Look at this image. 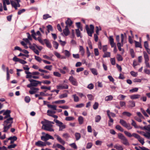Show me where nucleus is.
I'll return each instance as SVG.
<instances>
[{
    "mask_svg": "<svg viewBox=\"0 0 150 150\" xmlns=\"http://www.w3.org/2000/svg\"><path fill=\"white\" fill-rule=\"evenodd\" d=\"M120 123L122 125L126 128L128 129H132V127L130 124L127 123L126 121L123 120H120Z\"/></svg>",
    "mask_w": 150,
    "mask_h": 150,
    "instance_id": "9",
    "label": "nucleus"
},
{
    "mask_svg": "<svg viewBox=\"0 0 150 150\" xmlns=\"http://www.w3.org/2000/svg\"><path fill=\"white\" fill-rule=\"evenodd\" d=\"M76 139V140H78L80 139L81 138V134L79 133H76L75 134Z\"/></svg>",
    "mask_w": 150,
    "mask_h": 150,
    "instance_id": "30",
    "label": "nucleus"
},
{
    "mask_svg": "<svg viewBox=\"0 0 150 150\" xmlns=\"http://www.w3.org/2000/svg\"><path fill=\"white\" fill-rule=\"evenodd\" d=\"M92 73L95 75H97L98 74L97 70L95 69H91Z\"/></svg>",
    "mask_w": 150,
    "mask_h": 150,
    "instance_id": "36",
    "label": "nucleus"
},
{
    "mask_svg": "<svg viewBox=\"0 0 150 150\" xmlns=\"http://www.w3.org/2000/svg\"><path fill=\"white\" fill-rule=\"evenodd\" d=\"M16 146H17L16 144H11L8 146V148L9 149L14 148Z\"/></svg>",
    "mask_w": 150,
    "mask_h": 150,
    "instance_id": "59",
    "label": "nucleus"
},
{
    "mask_svg": "<svg viewBox=\"0 0 150 150\" xmlns=\"http://www.w3.org/2000/svg\"><path fill=\"white\" fill-rule=\"evenodd\" d=\"M54 75L57 77H60L61 76V74L59 72L57 71H54L53 72Z\"/></svg>",
    "mask_w": 150,
    "mask_h": 150,
    "instance_id": "47",
    "label": "nucleus"
},
{
    "mask_svg": "<svg viewBox=\"0 0 150 150\" xmlns=\"http://www.w3.org/2000/svg\"><path fill=\"white\" fill-rule=\"evenodd\" d=\"M63 33L66 36H67L69 34V31L67 25L66 26L65 29L63 30Z\"/></svg>",
    "mask_w": 150,
    "mask_h": 150,
    "instance_id": "18",
    "label": "nucleus"
},
{
    "mask_svg": "<svg viewBox=\"0 0 150 150\" xmlns=\"http://www.w3.org/2000/svg\"><path fill=\"white\" fill-rule=\"evenodd\" d=\"M95 54L96 56H98L99 54V52L98 49L95 48L94 50Z\"/></svg>",
    "mask_w": 150,
    "mask_h": 150,
    "instance_id": "64",
    "label": "nucleus"
},
{
    "mask_svg": "<svg viewBox=\"0 0 150 150\" xmlns=\"http://www.w3.org/2000/svg\"><path fill=\"white\" fill-rule=\"evenodd\" d=\"M109 112H110V111L109 110H107V114L110 119L108 122H111L113 124V120L112 118H111V116L109 114Z\"/></svg>",
    "mask_w": 150,
    "mask_h": 150,
    "instance_id": "22",
    "label": "nucleus"
},
{
    "mask_svg": "<svg viewBox=\"0 0 150 150\" xmlns=\"http://www.w3.org/2000/svg\"><path fill=\"white\" fill-rule=\"evenodd\" d=\"M143 54L145 61H149V56L144 51L143 52Z\"/></svg>",
    "mask_w": 150,
    "mask_h": 150,
    "instance_id": "23",
    "label": "nucleus"
},
{
    "mask_svg": "<svg viewBox=\"0 0 150 150\" xmlns=\"http://www.w3.org/2000/svg\"><path fill=\"white\" fill-rule=\"evenodd\" d=\"M56 146L59 148L60 149H61L62 150H65V147L59 144H56Z\"/></svg>",
    "mask_w": 150,
    "mask_h": 150,
    "instance_id": "39",
    "label": "nucleus"
},
{
    "mask_svg": "<svg viewBox=\"0 0 150 150\" xmlns=\"http://www.w3.org/2000/svg\"><path fill=\"white\" fill-rule=\"evenodd\" d=\"M114 148L118 150H123V148L122 146L118 144H116L114 146Z\"/></svg>",
    "mask_w": 150,
    "mask_h": 150,
    "instance_id": "17",
    "label": "nucleus"
},
{
    "mask_svg": "<svg viewBox=\"0 0 150 150\" xmlns=\"http://www.w3.org/2000/svg\"><path fill=\"white\" fill-rule=\"evenodd\" d=\"M130 73L132 76L134 77H136L138 75L137 72H135L133 71H132L130 72Z\"/></svg>",
    "mask_w": 150,
    "mask_h": 150,
    "instance_id": "46",
    "label": "nucleus"
},
{
    "mask_svg": "<svg viewBox=\"0 0 150 150\" xmlns=\"http://www.w3.org/2000/svg\"><path fill=\"white\" fill-rule=\"evenodd\" d=\"M30 88V90L29 91V92L30 94H33L35 93L39 90V89L37 88L31 87Z\"/></svg>",
    "mask_w": 150,
    "mask_h": 150,
    "instance_id": "14",
    "label": "nucleus"
},
{
    "mask_svg": "<svg viewBox=\"0 0 150 150\" xmlns=\"http://www.w3.org/2000/svg\"><path fill=\"white\" fill-rule=\"evenodd\" d=\"M35 59L38 62H41L43 60H42L41 58L40 57L37 56H35Z\"/></svg>",
    "mask_w": 150,
    "mask_h": 150,
    "instance_id": "50",
    "label": "nucleus"
},
{
    "mask_svg": "<svg viewBox=\"0 0 150 150\" xmlns=\"http://www.w3.org/2000/svg\"><path fill=\"white\" fill-rule=\"evenodd\" d=\"M54 121L56 123L57 125L58 126H59L61 125H62L63 123L62 122L56 119H54Z\"/></svg>",
    "mask_w": 150,
    "mask_h": 150,
    "instance_id": "33",
    "label": "nucleus"
},
{
    "mask_svg": "<svg viewBox=\"0 0 150 150\" xmlns=\"http://www.w3.org/2000/svg\"><path fill=\"white\" fill-rule=\"evenodd\" d=\"M129 106L130 107H133L135 106V103L133 101H129Z\"/></svg>",
    "mask_w": 150,
    "mask_h": 150,
    "instance_id": "31",
    "label": "nucleus"
},
{
    "mask_svg": "<svg viewBox=\"0 0 150 150\" xmlns=\"http://www.w3.org/2000/svg\"><path fill=\"white\" fill-rule=\"evenodd\" d=\"M78 121L80 124H82L83 122V118L82 116H79L78 118Z\"/></svg>",
    "mask_w": 150,
    "mask_h": 150,
    "instance_id": "28",
    "label": "nucleus"
},
{
    "mask_svg": "<svg viewBox=\"0 0 150 150\" xmlns=\"http://www.w3.org/2000/svg\"><path fill=\"white\" fill-rule=\"evenodd\" d=\"M69 80L72 85L76 86L78 84L76 79L72 76L69 77Z\"/></svg>",
    "mask_w": 150,
    "mask_h": 150,
    "instance_id": "13",
    "label": "nucleus"
},
{
    "mask_svg": "<svg viewBox=\"0 0 150 150\" xmlns=\"http://www.w3.org/2000/svg\"><path fill=\"white\" fill-rule=\"evenodd\" d=\"M116 57L117 60L119 61H122L123 59L122 56L119 54L117 55Z\"/></svg>",
    "mask_w": 150,
    "mask_h": 150,
    "instance_id": "48",
    "label": "nucleus"
},
{
    "mask_svg": "<svg viewBox=\"0 0 150 150\" xmlns=\"http://www.w3.org/2000/svg\"><path fill=\"white\" fill-rule=\"evenodd\" d=\"M134 42H135V45L136 47H139L140 48H142L141 43L136 41H134Z\"/></svg>",
    "mask_w": 150,
    "mask_h": 150,
    "instance_id": "29",
    "label": "nucleus"
},
{
    "mask_svg": "<svg viewBox=\"0 0 150 150\" xmlns=\"http://www.w3.org/2000/svg\"><path fill=\"white\" fill-rule=\"evenodd\" d=\"M30 97L28 96H26L25 98V100L26 102L28 103L30 102Z\"/></svg>",
    "mask_w": 150,
    "mask_h": 150,
    "instance_id": "55",
    "label": "nucleus"
},
{
    "mask_svg": "<svg viewBox=\"0 0 150 150\" xmlns=\"http://www.w3.org/2000/svg\"><path fill=\"white\" fill-rule=\"evenodd\" d=\"M118 137L122 141V142L126 146H129V145L128 140L121 133L118 134Z\"/></svg>",
    "mask_w": 150,
    "mask_h": 150,
    "instance_id": "4",
    "label": "nucleus"
},
{
    "mask_svg": "<svg viewBox=\"0 0 150 150\" xmlns=\"http://www.w3.org/2000/svg\"><path fill=\"white\" fill-rule=\"evenodd\" d=\"M41 139L44 141H46L49 139L53 140L54 138L52 136L48 134H45V135L42 136L41 137Z\"/></svg>",
    "mask_w": 150,
    "mask_h": 150,
    "instance_id": "10",
    "label": "nucleus"
},
{
    "mask_svg": "<svg viewBox=\"0 0 150 150\" xmlns=\"http://www.w3.org/2000/svg\"><path fill=\"white\" fill-rule=\"evenodd\" d=\"M15 0L16 1V2L13 0H11V4L13 7L16 10H17V7H19L20 6L19 3L21 2V1L20 0Z\"/></svg>",
    "mask_w": 150,
    "mask_h": 150,
    "instance_id": "7",
    "label": "nucleus"
},
{
    "mask_svg": "<svg viewBox=\"0 0 150 150\" xmlns=\"http://www.w3.org/2000/svg\"><path fill=\"white\" fill-rule=\"evenodd\" d=\"M125 134L128 137H131L132 136H133L135 138L137 139L138 141L142 144L143 145L144 143V139L142 137L138 134L133 133L132 134L126 131H125L124 132Z\"/></svg>",
    "mask_w": 150,
    "mask_h": 150,
    "instance_id": "2",
    "label": "nucleus"
},
{
    "mask_svg": "<svg viewBox=\"0 0 150 150\" xmlns=\"http://www.w3.org/2000/svg\"><path fill=\"white\" fill-rule=\"evenodd\" d=\"M79 52L81 53V55L83 56L84 54L85 50L83 47L81 46H79Z\"/></svg>",
    "mask_w": 150,
    "mask_h": 150,
    "instance_id": "19",
    "label": "nucleus"
},
{
    "mask_svg": "<svg viewBox=\"0 0 150 150\" xmlns=\"http://www.w3.org/2000/svg\"><path fill=\"white\" fill-rule=\"evenodd\" d=\"M64 54L66 56L69 57L70 55V53L67 50H65L64 51Z\"/></svg>",
    "mask_w": 150,
    "mask_h": 150,
    "instance_id": "63",
    "label": "nucleus"
},
{
    "mask_svg": "<svg viewBox=\"0 0 150 150\" xmlns=\"http://www.w3.org/2000/svg\"><path fill=\"white\" fill-rule=\"evenodd\" d=\"M11 111L9 110H6L3 114L4 117V119L5 120L4 121L3 125L4 126L3 132H6L8 129L12 126V124L13 123V118L11 117L10 113Z\"/></svg>",
    "mask_w": 150,
    "mask_h": 150,
    "instance_id": "1",
    "label": "nucleus"
},
{
    "mask_svg": "<svg viewBox=\"0 0 150 150\" xmlns=\"http://www.w3.org/2000/svg\"><path fill=\"white\" fill-rule=\"evenodd\" d=\"M57 88L59 89H67L68 88V86L66 84H60L57 86Z\"/></svg>",
    "mask_w": 150,
    "mask_h": 150,
    "instance_id": "11",
    "label": "nucleus"
},
{
    "mask_svg": "<svg viewBox=\"0 0 150 150\" xmlns=\"http://www.w3.org/2000/svg\"><path fill=\"white\" fill-rule=\"evenodd\" d=\"M144 129L148 132H150V125L145 126L144 127Z\"/></svg>",
    "mask_w": 150,
    "mask_h": 150,
    "instance_id": "53",
    "label": "nucleus"
},
{
    "mask_svg": "<svg viewBox=\"0 0 150 150\" xmlns=\"http://www.w3.org/2000/svg\"><path fill=\"white\" fill-rule=\"evenodd\" d=\"M53 47L56 49H57L59 45L58 43L56 42L53 41Z\"/></svg>",
    "mask_w": 150,
    "mask_h": 150,
    "instance_id": "35",
    "label": "nucleus"
},
{
    "mask_svg": "<svg viewBox=\"0 0 150 150\" xmlns=\"http://www.w3.org/2000/svg\"><path fill=\"white\" fill-rule=\"evenodd\" d=\"M62 136L65 139H68L69 137V135L68 133H66L62 135Z\"/></svg>",
    "mask_w": 150,
    "mask_h": 150,
    "instance_id": "62",
    "label": "nucleus"
},
{
    "mask_svg": "<svg viewBox=\"0 0 150 150\" xmlns=\"http://www.w3.org/2000/svg\"><path fill=\"white\" fill-rule=\"evenodd\" d=\"M59 127V131H62L63 129H65L66 128L65 125H64L63 123H62V125H61Z\"/></svg>",
    "mask_w": 150,
    "mask_h": 150,
    "instance_id": "37",
    "label": "nucleus"
},
{
    "mask_svg": "<svg viewBox=\"0 0 150 150\" xmlns=\"http://www.w3.org/2000/svg\"><path fill=\"white\" fill-rule=\"evenodd\" d=\"M101 118V117L100 115H98L96 116L95 117V122H99Z\"/></svg>",
    "mask_w": 150,
    "mask_h": 150,
    "instance_id": "40",
    "label": "nucleus"
},
{
    "mask_svg": "<svg viewBox=\"0 0 150 150\" xmlns=\"http://www.w3.org/2000/svg\"><path fill=\"white\" fill-rule=\"evenodd\" d=\"M115 128L117 129L121 132H123L124 131V129L122 127L119 125H117Z\"/></svg>",
    "mask_w": 150,
    "mask_h": 150,
    "instance_id": "38",
    "label": "nucleus"
},
{
    "mask_svg": "<svg viewBox=\"0 0 150 150\" xmlns=\"http://www.w3.org/2000/svg\"><path fill=\"white\" fill-rule=\"evenodd\" d=\"M138 88H133L132 89H131L129 90V91L132 93H134L135 92H137L138 91Z\"/></svg>",
    "mask_w": 150,
    "mask_h": 150,
    "instance_id": "54",
    "label": "nucleus"
},
{
    "mask_svg": "<svg viewBox=\"0 0 150 150\" xmlns=\"http://www.w3.org/2000/svg\"><path fill=\"white\" fill-rule=\"evenodd\" d=\"M17 139V137L16 136L11 137L8 138V140H13L14 141Z\"/></svg>",
    "mask_w": 150,
    "mask_h": 150,
    "instance_id": "52",
    "label": "nucleus"
},
{
    "mask_svg": "<svg viewBox=\"0 0 150 150\" xmlns=\"http://www.w3.org/2000/svg\"><path fill=\"white\" fill-rule=\"evenodd\" d=\"M140 97V95L138 94H134L130 96V98L134 100L139 98Z\"/></svg>",
    "mask_w": 150,
    "mask_h": 150,
    "instance_id": "16",
    "label": "nucleus"
},
{
    "mask_svg": "<svg viewBox=\"0 0 150 150\" xmlns=\"http://www.w3.org/2000/svg\"><path fill=\"white\" fill-rule=\"evenodd\" d=\"M109 40L110 42L112 47H114V52L115 53L116 52L117 50L116 46V44L114 42V39L113 38L112 36H110L109 38Z\"/></svg>",
    "mask_w": 150,
    "mask_h": 150,
    "instance_id": "8",
    "label": "nucleus"
},
{
    "mask_svg": "<svg viewBox=\"0 0 150 150\" xmlns=\"http://www.w3.org/2000/svg\"><path fill=\"white\" fill-rule=\"evenodd\" d=\"M90 28L89 29L88 25L86 26V29L89 36L92 37V34L94 32V26L92 25H90Z\"/></svg>",
    "mask_w": 150,
    "mask_h": 150,
    "instance_id": "6",
    "label": "nucleus"
},
{
    "mask_svg": "<svg viewBox=\"0 0 150 150\" xmlns=\"http://www.w3.org/2000/svg\"><path fill=\"white\" fill-rule=\"evenodd\" d=\"M65 101L64 100H57L54 102L53 103L56 104H63L65 103Z\"/></svg>",
    "mask_w": 150,
    "mask_h": 150,
    "instance_id": "26",
    "label": "nucleus"
},
{
    "mask_svg": "<svg viewBox=\"0 0 150 150\" xmlns=\"http://www.w3.org/2000/svg\"><path fill=\"white\" fill-rule=\"evenodd\" d=\"M35 145L39 147L45 146V143L41 141H38L35 143Z\"/></svg>",
    "mask_w": 150,
    "mask_h": 150,
    "instance_id": "15",
    "label": "nucleus"
},
{
    "mask_svg": "<svg viewBox=\"0 0 150 150\" xmlns=\"http://www.w3.org/2000/svg\"><path fill=\"white\" fill-rule=\"evenodd\" d=\"M140 133L142 134L144 136L146 137L149 138L150 137V133L147 132L145 133L144 132H140Z\"/></svg>",
    "mask_w": 150,
    "mask_h": 150,
    "instance_id": "21",
    "label": "nucleus"
},
{
    "mask_svg": "<svg viewBox=\"0 0 150 150\" xmlns=\"http://www.w3.org/2000/svg\"><path fill=\"white\" fill-rule=\"evenodd\" d=\"M113 98L112 95H109L106 96L105 98V100L106 101H108L112 100Z\"/></svg>",
    "mask_w": 150,
    "mask_h": 150,
    "instance_id": "25",
    "label": "nucleus"
},
{
    "mask_svg": "<svg viewBox=\"0 0 150 150\" xmlns=\"http://www.w3.org/2000/svg\"><path fill=\"white\" fill-rule=\"evenodd\" d=\"M54 137H56L57 139V141L59 142L60 143L62 144L63 145H64L65 142L63 140L61 137H59V136L57 134H55L54 135Z\"/></svg>",
    "mask_w": 150,
    "mask_h": 150,
    "instance_id": "12",
    "label": "nucleus"
},
{
    "mask_svg": "<svg viewBox=\"0 0 150 150\" xmlns=\"http://www.w3.org/2000/svg\"><path fill=\"white\" fill-rule=\"evenodd\" d=\"M44 69H47L50 71L52 70V65H47L44 67Z\"/></svg>",
    "mask_w": 150,
    "mask_h": 150,
    "instance_id": "34",
    "label": "nucleus"
},
{
    "mask_svg": "<svg viewBox=\"0 0 150 150\" xmlns=\"http://www.w3.org/2000/svg\"><path fill=\"white\" fill-rule=\"evenodd\" d=\"M44 43L46 44V46L47 47L50 48H51L52 47V45L48 40L46 39H45L44 40Z\"/></svg>",
    "mask_w": 150,
    "mask_h": 150,
    "instance_id": "20",
    "label": "nucleus"
},
{
    "mask_svg": "<svg viewBox=\"0 0 150 150\" xmlns=\"http://www.w3.org/2000/svg\"><path fill=\"white\" fill-rule=\"evenodd\" d=\"M110 56V53L109 52H105L103 56V57L104 58L106 57H109Z\"/></svg>",
    "mask_w": 150,
    "mask_h": 150,
    "instance_id": "49",
    "label": "nucleus"
},
{
    "mask_svg": "<svg viewBox=\"0 0 150 150\" xmlns=\"http://www.w3.org/2000/svg\"><path fill=\"white\" fill-rule=\"evenodd\" d=\"M98 103L97 102H95L94 104L93 105V108L94 110L97 109L98 106Z\"/></svg>",
    "mask_w": 150,
    "mask_h": 150,
    "instance_id": "45",
    "label": "nucleus"
},
{
    "mask_svg": "<svg viewBox=\"0 0 150 150\" xmlns=\"http://www.w3.org/2000/svg\"><path fill=\"white\" fill-rule=\"evenodd\" d=\"M87 96L89 100H92L94 99V96L91 94H88Z\"/></svg>",
    "mask_w": 150,
    "mask_h": 150,
    "instance_id": "51",
    "label": "nucleus"
},
{
    "mask_svg": "<svg viewBox=\"0 0 150 150\" xmlns=\"http://www.w3.org/2000/svg\"><path fill=\"white\" fill-rule=\"evenodd\" d=\"M93 145L92 143L91 142L88 143L87 144L86 148L87 149H89L91 148Z\"/></svg>",
    "mask_w": 150,
    "mask_h": 150,
    "instance_id": "43",
    "label": "nucleus"
},
{
    "mask_svg": "<svg viewBox=\"0 0 150 150\" xmlns=\"http://www.w3.org/2000/svg\"><path fill=\"white\" fill-rule=\"evenodd\" d=\"M76 32L77 35V36L78 37L80 36V33L79 29H76Z\"/></svg>",
    "mask_w": 150,
    "mask_h": 150,
    "instance_id": "61",
    "label": "nucleus"
},
{
    "mask_svg": "<svg viewBox=\"0 0 150 150\" xmlns=\"http://www.w3.org/2000/svg\"><path fill=\"white\" fill-rule=\"evenodd\" d=\"M29 80L30 83L27 85V87L28 88H31L32 86H37L38 84H40L41 83V82L33 79H29Z\"/></svg>",
    "mask_w": 150,
    "mask_h": 150,
    "instance_id": "3",
    "label": "nucleus"
},
{
    "mask_svg": "<svg viewBox=\"0 0 150 150\" xmlns=\"http://www.w3.org/2000/svg\"><path fill=\"white\" fill-rule=\"evenodd\" d=\"M65 120L67 121H70L74 120V118L72 117H67L65 118Z\"/></svg>",
    "mask_w": 150,
    "mask_h": 150,
    "instance_id": "41",
    "label": "nucleus"
},
{
    "mask_svg": "<svg viewBox=\"0 0 150 150\" xmlns=\"http://www.w3.org/2000/svg\"><path fill=\"white\" fill-rule=\"evenodd\" d=\"M47 106L48 108H51L54 110H57V106L56 105L48 104Z\"/></svg>",
    "mask_w": 150,
    "mask_h": 150,
    "instance_id": "27",
    "label": "nucleus"
},
{
    "mask_svg": "<svg viewBox=\"0 0 150 150\" xmlns=\"http://www.w3.org/2000/svg\"><path fill=\"white\" fill-rule=\"evenodd\" d=\"M122 114L128 117H130L132 115V114L131 113L127 112H123Z\"/></svg>",
    "mask_w": 150,
    "mask_h": 150,
    "instance_id": "42",
    "label": "nucleus"
},
{
    "mask_svg": "<svg viewBox=\"0 0 150 150\" xmlns=\"http://www.w3.org/2000/svg\"><path fill=\"white\" fill-rule=\"evenodd\" d=\"M47 31L49 33L50 32V31H52L53 30L52 28L51 25H49L47 26Z\"/></svg>",
    "mask_w": 150,
    "mask_h": 150,
    "instance_id": "58",
    "label": "nucleus"
},
{
    "mask_svg": "<svg viewBox=\"0 0 150 150\" xmlns=\"http://www.w3.org/2000/svg\"><path fill=\"white\" fill-rule=\"evenodd\" d=\"M67 94L66 93H64L59 95V97L60 98H64L67 97Z\"/></svg>",
    "mask_w": 150,
    "mask_h": 150,
    "instance_id": "57",
    "label": "nucleus"
},
{
    "mask_svg": "<svg viewBox=\"0 0 150 150\" xmlns=\"http://www.w3.org/2000/svg\"><path fill=\"white\" fill-rule=\"evenodd\" d=\"M72 97L74 98V100L75 102H77L79 101V98L78 96H76V94L73 95Z\"/></svg>",
    "mask_w": 150,
    "mask_h": 150,
    "instance_id": "32",
    "label": "nucleus"
},
{
    "mask_svg": "<svg viewBox=\"0 0 150 150\" xmlns=\"http://www.w3.org/2000/svg\"><path fill=\"white\" fill-rule=\"evenodd\" d=\"M65 23L67 25V26L68 25H69V26L71 25L72 23V22L69 18H68L67 19V21H66Z\"/></svg>",
    "mask_w": 150,
    "mask_h": 150,
    "instance_id": "24",
    "label": "nucleus"
},
{
    "mask_svg": "<svg viewBox=\"0 0 150 150\" xmlns=\"http://www.w3.org/2000/svg\"><path fill=\"white\" fill-rule=\"evenodd\" d=\"M52 125L46 122V123L42 125V128L47 131L50 132H53L54 131V129L52 128Z\"/></svg>",
    "mask_w": 150,
    "mask_h": 150,
    "instance_id": "5",
    "label": "nucleus"
},
{
    "mask_svg": "<svg viewBox=\"0 0 150 150\" xmlns=\"http://www.w3.org/2000/svg\"><path fill=\"white\" fill-rule=\"evenodd\" d=\"M72 147L73 148L75 149H77V147L76 144L74 143H73L71 144H70L69 145Z\"/></svg>",
    "mask_w": 150,
    "mask_h": 150,
    "instance_id": "60",
    "label": "nucleus"
},
{
    "mask_svg": "<svg viewBox=\"0 0 150 150\" xmlns=\"http://www.w3.org/2000/svg\"><path fill=\"white\" fill-rule=\"evenodd\" d=\"M123 45V44H121L120 43H117V45L120 51H122V49L121 47Z\"/></svg>",
    "mask_w": 150,
    "mask_h": 150,
    "instance_id": "44",
    "label": "nucleus"
},
{
    "mask_svg": "<svg viewBox=\"0 0 150 150\" xmlns=\"http://www.w3.org/2000/svg\"><path fill=\"white\" fill-rule=\"evenodd\" d=\"M130 53L132 57L133 58L134 57V50L132 49H131L130 50Z\"/></svg>",
    "mask_w": 150,
    "mask_h": 150,
    "instance_id": "56",
    "label": "nucleus"
}]
</instances>
